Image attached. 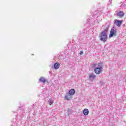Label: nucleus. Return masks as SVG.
<instances>
[{
  "label": "nucleus",
  "instance_id": "f257e3e1",
  "mask_svg": "<svg viewBox=\"0 0 126 126\" xmlns=\"http://www.w3.org/2000/svg\"><path fill=\"white\" fill-rule=\"evenodd\" d=\"M99 41L106 43L108 40V33L106 32H101L98 34Z\"/></svg>",
  "mask_w": 126,
  "mask_h": 126
},
{
  "label": "nucleus",
  "instance_id": "f03ea898",
  "mask_svg": "<svg viewBox=\"0 0 126 126\" xmlns=\"http://www.w3.org/2000/svg\"><path fill=\"white\" fill-rule=\"evenodd\" d=\"M122 23H123V21L118 20L117 19L115 20L114 21V24H116L117 26H118V27H121V25H122Z\"/></svg>",
  "mask_w": 126,
  "mask_h": 126
},
{
  "label": "nucleus",
  "instance_id": "7ed1b4c3",
  "mask_svg": "<svg viewBox=\"0 0 126 126\" xmlns=\"http://www.w3.org/2000/svg\"><path fill=\"white\" fill-rule=\"evenodd\" d=\"M95 77H96V75H94V74H93V73H91L89 74V78L90 80H92V81L94 80V79H95Z\"/></svg>",
  "mask_w": 126,
  "mask_h": 126
},
{
  "label": "nucleus",
  "instance_id": "20e7f679",
  "mask_svg": "<svg viewBox=\"0 0 126 126\" xmlns=\"http://www.w3.org/2000/svg\"><path fill=\"white\" fill-rule=\"evenodd\" d=\"M75 93V90L74 89H71L69 91V93H68V95H70L72 96V95H74Z\"/></svg>",
  "mask_w": 126,
  "mask_h": 126
},
{
  "label": "nucleus",
  "instance_id": "39448f33",
  "mask_svg": "<svg viewBox=\"0 0 126 126\" xmlns=\"http://www.w3.org/2000/svg\"><path fill=\"white\" fill-rule=\"evenodd\" d=\"M47 81L46 78L44 77H41L39 79V82L42 83H45Z\"/></svg>",
  "mask_w": 126,
  "mask_h": 126
},
{
  "label": "nucleus",
  "instance_id": "423d86ee",
  "mask_svg": "<svg viewBox=\"0 0 126 126\" xmlns=\"http://www.w3.org/2000/svg\"><path fill=\"white\" fill-rule=\"evenodd\" d=\"M97 68H100V69H103V67H104V64L103 62H100L97 64Z\"/></svg>",
  "mask_w": 126,
  "mask_h": 126
},
{
  "label": "nucleus",
  "instance_id": "0eeeda50",
  "mask_svg": "<svg viewBox=\"0 0 126 126\" xmlns=\"http://www.w3.org/2000/svg\"><path fill=\"white\" fill-rule=\"evenodd\" d=\"M124 15L125 14L123 11H120L117 13V16H119V17H124Z\"/></svg>",
  "mask_w": 126,
  "mask_h": 126
},
{
  "label": "nucleus",
  "instance_id": "6e6552de",
  "mask_svg": "<svg viewBox=\"0 0 126 126\" xmlns=\"http://www.w3.org/2000/svg\"><path fill=\"white\" fill-rule=\"evenodd\" d=\"M117 36L116 32H110L109 34V38H112V37H116Z\"/></svg>",
  "mask_w": 126,
  "mask_h": 126
},
{
  "label": "nucleus",
  "instance_id": "1a4fd4ad",
  "mask_svg": "<svg viewBox=\"0 0 126 126\" xmlns=\"http://www.w3.org/2000/svg\"><path fill=\"white\" fill-rule=\"evenodd\" d=\"M101 69H100V68H97L96 67L94 69V71L95 72V73L99 74L100 73V72L102 71L101 70Z\"/></svg>",
  "mask_w": 126,
  "mask_h": 126
},
{
  "label": "nucleus",
  "instance_id": "9d476101",
  "mask_svg": "<svg viewBox=\"0 0 126 126\" xmlns=\"http://www.w3.org/2000/svg\"><path fill=\"white\" fill-rule=\"evenodd\" d=\"M106 28L104 29L103 31H102V32H108L109 30V27H110V24H109L108 23H107L106 24Z\"/></svg>",
  "mask_w": 126,
  "mask_h": 126
},
{
  "label": "nucleus",
  "instance_id": "9b49d317",
  "mask_svg": "<svg viewBox=\"0 0 126 126\" xmlns=\"http://www.w3.org/2000/svg\"><path fill=\"white\" fill-rule=\"evenodd\" d=\"M83 114L84 116H88V114H89V110H88V109L86 108L84 109Z\"/></svg>",
  "mask_w": 126,
  "mask_h": 126
},
{
  "label": "nucleus",
  "instance_id": "f8f14e48",
  "mask_svg": "<svg viewBox=\"0 0 126 126\" xmlns=\"http://www.w3.org/2000/svg\"><path fill=\"white\" fill-rule=\"evenodd\" d=\"M60 63H56L54 64V68L55 69H58V68H60Z\"/></svg>",
  "mask_w": 126,
  "mask_h": 126
},
{
  "label": "nucleus",
  "instance_id": "ddd939ff",
  "mask_svg": "<svg viewBox=\"0 0 126 126\" xmlns=\"http://www.w3.org/2000/svg\"><path fill=\"white\" fill-rule=\"evenodd\" d=\"M64 98L66 100H70V99H71V95H68V94H67L66 95H65Z\"/></svg>",
  "mask_w": 126,
  "mask_h": 126
},
{
  "label": "nucleus",
  "instance_id": "4468645a",
  "mask_svg": "<svg viewBox=\"0 0 126 126\" xmlns=\"http://www.w3.org/2000/svg\"><path fill=\"white\" fill-rule=\"evenodd\" d=\"M48 104L50 105H52V104H54V99H50L48 100Z\"/></svg>",
  "mask_w": 126,
  "mask_h": 126
},
{
  "label": "nucleus",
  "instance_id": "2eb2a0df",
  "mask_svg": "<svg viewBox=\"0 0 126 126\" xmlns=\"http://www.w3.org/2000/svg\"><path fill=\"white\" fill-rule=\"evenodd\" d=\"M115 29V27H113L112 29H111L110 32H116V30H114Z\"/></svg>",
  "mask_w": 126,
  "mask_h": 126
},
{
  "label": "nucleus",
  "instance_id": "dca6fc26",
  "mask_svg": "<svg viewBox=\"0 0 126 126\" xmlns=\"http://www.w3.org/2000/svg\"><path fill=\"white\" fill-rule=\"evenodd\" d=\"M79 54L81 56V55H83V51H80Z\"/></svg>",
  "mask_w": 126,
  "mask_h": 126
},
{
  "label": "nucleus",
  "instance_id": "f3484780",
  "mask_svg": "<svg viewBox=\"0 0 126 126\" xmlns=\"http://www.w3.org/2000/svg\"><path fill=\"white\" fill-rule=\"evenodd\" d=\"M49 73H50V74H51V73H52V72L51 71H49Z\"/></svg>",
  "mask_w": 126,
  "mask_h": 126
},
{
  "label": "nucleus",
  "instance_id": "a211bd4d",
  "mask_svg": "<svg viewBox=\"0 0 126 126\" xmlns=\"http://www.w3.org/2000/svg\"><path fill=\"white\" fill-rule=\"evenodd\" d=\"M92 32H94V31H92Z\"/></svg>",
  "mask_w": 126,
  "mask_h": 126
}]
</instances>
